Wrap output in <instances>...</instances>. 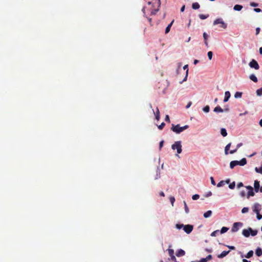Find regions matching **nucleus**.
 Returning a JSON list of instances; mask_svg holds the SVG:
<instances>
[{"instance_id":"nucleus-1","label":"nucleus","mask_w":262,"mask_h":262,"mask_svg":"<svg viewBox=\"0 0 262 262\" xmlns=\"http://www.w3.org/2000/svg\"><path fill=\"white\" fill-rule=\"evenodd\" d=\"M189 126L188 125H186L183 127H181L180 124H177L176 125L174 124H172V127L171 129L174 133L177 134H180L182 132L183 130L188 128Z\"/></svg>"},{"instance_id":"nucleus-2","label":"nucleus","mask_w":262,"mask_h":262,"mask_svg":"<svg viewBox=\"0 0 262 262\" xmlns=\"http://www.w3.org/2000/svg\"><path fill=\"white\" fill-rule=\"evenodd\" d=\"M171 148L172 149H177V153L178 154L181 153L182 152V145L181 141H177L172 145Z\"/></svg>"},{"instance_id":"nucleus-3","label":"nucleus","mask_w":262,"mask_h":262,"mask_svg":"<svg viewBox=\"0 0 262 262\" xmlns=\"http://www.w3.org/2000/svg\"><path fill=\"white\" fill-rule=\"evenodd\" d=\"M217 24H220L221 27L224 29H226L227 27V24L224 23V21L223 20V19L222 18H217L214 21V22H213L214 25H216Z\"/></svg>"},{"instance_id":"nucleus-4","label":"nucleus","mask_w":262,"mask_h":262,"mask_svg":"<svg viewBox=\"0 0 262 262\" xmlns=\"http://www.w3.org/2000/svg\"><path fill=\"white\" fill-rule=\"evenodd\" d=\"M243 226V223L241 222H236L234 223L233 225V226L231 229V231L232 232H235L239 230V227Z\"/></svg>"},{"instance_id":"nucleus-5","label":"nucleus","mask_w":262,"mask_h":262,"mask_svg":"<svg viewBox=\"0 0 262 262\" xmlns=\"http://www.w3.org/2000/svg\"><path fill=\"white\" fill-rule=\"evenodd\" d=\"M249 66L251 68H254L255 70H258L259 69V64L257 62L254 60L252 59L249 64Z\"/></svg>"},{"instance_id":"nucleus-6","label":"nucleus","mask_w":262,"mask_h":262,"mask_svg":"<svg viewBox=\"0 0 262 262\" xmlns=\"http://www.w3.org/2000/svg\"><path fill=\"white\" fill-rule=\"evenodd\" d=\"M246 188L247 190H248V192L247 194V198L248 199L250 196H253L254 195V192L253 191V188L251 186H247Z\"/></svg>"},{"instance_id":"nucleus-7","label":"nucleus","mask_w":262,"mask_h":262,"mask_svg":"<svg viewBox=\"0 0 262 262\" xmlns=\"http://www.w3.org/2000/svg\"><path fill=\"white\" fill-rule=\"evenodd\" d=\"M193 226L191 225H184L183 227V230L184 231L187 233L189 234L191 233L193 230Z\"/></svg>"},{"instance_id":"nucleus-8","label":"nucleus","mask_w":262,"mask_h":262,"mask_svg":"<svg viewBox=\"0 0 262 262\" xmlns=\"http://www.w3.org/2000/svg\"><path fill=\"white\" fill-rule=\"evenodd\" d=\"M260 210H261L260 205L258 203H255L254 205L253 211L255 213L259 212Z\"/></svg>"},{"instance_id":"nucleus-9","label":"nucleus","mask_w":262,"mask_h":262,"mask_svg":"<svg viewBox=\"0 0 262 262\" xmlns=\"http://www.w3.org/2000/svg\"><path fill=\"white\" fill-rule=\"evenodd\" d=\"M185 252L181 249L178 250L176 252V255L178 257L183 256L185 255Z\"/></svg>"},{"instance_id":"nucleus-10","label":"nucleus","mask_w":262,"mask_h":262,"mask_svg":"<svg viewBox=\"0 0 262 262\" xmlns=\"http://www.w3.org/2000/svg\"><path fill=\"white\" fill-rule=\"evenodd\" d=\"M259 183L257 180H255L254 183V190L256 192H257L259 189Z\"/></svg>"},{"instance_id":"nucleus-11","label":"nucleus","mask_w":262,"mask_h":262,"mask_svg":"<svg viewBox=\"0 0 262 262\" xmlns=\"http://www.w3.org/2000/svg\"><path fill=\"white\" fill-rule=\"evenodd\" d=\"M229 252L230 251H223L220 254L217 256V257L219 258H222L228 255Z\"/></svg>"},{"instance_id":"nucleus-12","label":"nucleus","mask_w":262,"mask_h":262,"mask_svg":"<svg viewBox=\"0 0 262 262\" xmlns=\"http://www.w3.org/2000/svg\"><path fill=\"white\" fill-rule=\"evenodd\" d=\"M242 234L244 236L246 237H249L250 234L249 228L248 229H244L242 231Z\"/></svg>"},{"instance_id":"nucleus-13","label":"nucleus","mask_w":262,"mask_h":262,"mask_svg":"<svg viewBox=\"0 0 262 262\" xmlns=\"http://www.w3.org/2000/svg\"><path fill=\"white\" fill-rule=\"evenodd\" d=\"M183 69L184 70H186V75H185V77H184L183 81H185L187 80V76H188V64H186L185 65L184 67H183Z\"/></svg>"},{"instance_id":"nucleus-14","label":"nucleus","mask_w":262,"mask_h":262,"mask_svg":"<svg viewBox=\"0 0 262 262\" xmlns=\"http://www.w3.org/2000/svg\"><path fill=\"white\" fill-rule=\"evenodd\" d=\"M239 165L238 161H232L230 163V167L232 169L235 166Z\"/></svg>"},{"instance_id":"nucleus-15","label":"nucleus","mask_w":262,"mask_h":262,"mask_svg":"<svg viewBox=\"0 0 262 262\" xmlns=\"http://www.w3.org/2000/svg\"><path fill=\"white\" fill-rule=\"evenodd\" d=\"M230 97V92L229 91H226L225 93V98L224 99V101L225 102L228 101Z\"/></svg>"},{"instance_id":"nucleus-16","label":"nucleus","mask_w":262,"mask_h":262,"mask_svg":"<svg viewBox=\"0 0 262 262\" xmlns=\"http://www.w3.org/2000/svg\"><path fill=\"white\" fill-rule=\"evenodd\" d=\"M255 254L257 256H260L262 255V249L258 247L255 251Z\"/></svg>"},{"instance_id":"nucleus-17","label":"nucleus","mask_w":262,"mask_h":262,"mask_svg":"<svg viewBox=\"0 0 262 262\" xmlns=\"http://www.w3.org/2000/svg\"><path fill=\"white\" fill-rule=\"evenodd\" d=\"M154 114H155V117H156V120H159V119H160V111H159V109H158V107H157V108H156V112H154Z\"/></svg>"},{"instance_id":"nucleus-18","label":"nucleus","mask_w":262,"mask_h":262,"mask_svg":"<svg viewBox=\"0 0 262 262\" xmlns=\"http://www.w3.org/2000/svg\"><path fill=\"white\" fill-rule=\"evenodd\" d=\"M231 143H228L225 147V154L228 155L229 154V150L230 149V148L231 147Z\"/></svg>"},{"instance_id":"nucleus-19","label":"nucleus","mask_w":262,"mask_h":262,"mask_svg":"<svg viewBox=\"0 0 262 262\" xmlns=\"http://www.w3.org/2000/svg\"><path fill=\"white\" fill-rule=\"evenodd\" d=\"M173 22H174V20H172V21L166 27V28L165 29V33L166 34L168 33L170 31V28L172 26Z\"/></svg>"},{"instance_id":"nucleus-20","label":"nucleus","mask_w":262,"mask_h":262,"mask_svg":"<svg viewBox=\"0 0 262 262\" xmlns=\"http://www.w3.org/2000/svg\"><path fill=\"white\" fill-rule=\"evenodd\" d=\"M224 110L220 106H217L214 108V112L216 113H222Z\"/></svg>"},{"instance_id":"nucleus-21","label":"nucleus","mask_w":262,"mask_h":262,"mask_svg":"<svg viewBox=\"0 0 262 262\" xmlns=\"http://www.w3.org/2000/svg\"><path fill=\"white\" fill-rule=\"evenodd\" d=\"M253 255V251L252 250L249 251L245 257L247 258H250Z\"/></svg>"},{"instance_id":"nucleus-22","label":"nucleus","mask_w":262,"mask_h":262,"mask_svg":"<svg viewBox=\"0 0 262 262\" xmlns=\"http://www.w3.org/2000/svg\"><path fill=\"white\" fill-rule=\"evenodd\" d=\"M250 79L254 82H257L258 80L257 77L254 74H251L249 76Z\"/></svg>"},{"instance_id":"nucleus-23","label":"nucleus","mask_w":262,"mask_h":262,"mask_svg":"<svg viewBox=\"0 0 262 262\" xmlns=\"http://www.w3.org/2000/svg\"><path fill=\"white\" fill-rule=\"evenodd\" d=\"M239 165L244 166L246 164L247 160L246 158H243L241 161H238Z\"/></svg>"},{"instance_id":"nucleus-24","label":"nucleus","mask_w":262,"mask_h":262,"mask_svg":"<svg viewBox=\"0 0 262 262\" xmlns=\"http://www.w3.org/2000/svg\"><path fill=\"white\" fill-rule=\"evenodd\" d=\"M242 8L243 6L239 5H235L233 7V9L235 11H241Z\"/></svg>"},{"instance_id":"nucleus-25","label":"nucleus","mask_w":262,"mask_h":262,"mask_svg":"<svg viewBox=\"0 0 262 262\" xmlns=\"http://www.w3.org/2000/svg\"><path fill=\"white\" fill-rule=\"evenodd\" d=\"M212 214V211L211 210H208L207 212L204 213V217L205 218H207L210 217Z\"/></svg>"},{"instance_id":"nucleus-26","label":"nucleus","mask_w":262,"mask_h":262,"mask_svg":"<svg viewBox=\"0 0 262 262\" xmlns=\"http://www.w3.org/2000/svg\"><path fill=\"white\" fill-rule=\"evenodd\" d=\"M250 234L252 236H255L257 234V231L256 230H253L251 228H249Z\"/></svg>"},{"instance_id":"nucleus-27","label":"nucleus","mask_w":262,"mask_h":262,"mask_svg":"<svg viewBox=\"0 0 262 262\" xmlns=\"http://www.w3.org/2000/svg\"><path fill=\"white\" fill-rule=\"evenodd\" d=\"M171 247V246L169 245V248L167 250V251L168 252V254L170 256L174 255V250L173 249L170 248Z\"/></svg>"},{"instance_id":"nucleus-28","label":"nucleus","mask_w":262,"mask_h":262,"mask_svg":"<svg viewBox=\"0 0 262 262\" xmlns=\"http://www.w3.org/2000/svg\"><path fill=\"white\" fill-rule=\"evenodd\" d=\"M221 134L223 137H226L227 135L226 129L224 128H222L221 129Z\"/></svg>"},{"instance_id":"nucleus-29","label":"nucleus","mask_w":262,"mask_h":262,"mask_svg":"<svg viewBox=\"0 0 262 262\" xmlns=\"http://www.w3.org/2000/svg\"><path fill=\"white\" fill-rule=\"evenodd\" d=\"M242 94H243L242 92H237L234 94V97L236 99L240 98L242 97Z\"/></svg>"},{"instance_id":"nucleus-30","label":"nucleus","mask_w":262,"mask_h":262,"mask_svg":"<svg viewBox=\"0 0 262 262\" xmlns=\"http://www.w3.org/2000/svg\"><path fill=\"white\" fill-rule=\"evenodd\" d=\"M200 5L198 3H194L192 4V8L193 9H198L200 8Z\"/></svg>"},{"instance_id":"nucleus-31","label":"nucleus","mask_w":262,"mask_h":262,"mask_svg":"<svg viewBox=\"0 0 262 262\" xmlns=\"http://www.w3.org/2000/svg\"><path fill=\"white\" fill-rule=\"evenodd\" d=\"M229 228L226 227H223L220 231V233L223 234L226 232L228 230Z\"/></svg>"},{"instance_id":"nucleus-32","label":"nucleus","mask_w":262,"mask_h":262,"mask_svg":"<svg viewBox=\"0 0 262 262\" xmlns=\"http://www.w3.org/2000/svg\"><path fill=\"white\" fill-rule=\"evenodd\" d=\"M159 10V8H158V6H157V9H154L153 10H151V15H155L157 12H158Z\"/></svg>"},{"instance_id":"nucleus-33","label":"nucleus","mask_w":262,"mask_h":262,"mask_svg":"<svg viewBox=\"0 0 262 262\" xmlns=\"http://www.w3.org/2000/svg\"><path fill=\"white\" fill-rule=\"evenodd\" d=\"M184 209H185V212L186 213H188L189 212V208H188L185 201H184Z\"/></svg>"},{"instance_id":"nucleus-34","label":"nucleus","mask_w":262,"mask_h":262,"mask_svg":"<svg viewBox=\"0 0 262 262\" xmlns=\"http://www.w3.org/2000/svg\"><path fill=\"white\" fill-rule=\"evenodd\" d=\"M256 94L257 96H260L262 95V88L256 90Z\"/></svg>"},{"instance_id":"nucleus-35","label":"nucleus","mask_w":262,"mask_h":262,"mask_svg":"<svg viewBox=\"0 0 262 262\" xmlns=\"http://www.w3.org/2000/svg\"><path fill=\"white\" fill-rule=\"evenodd\" d=\"M219 232H220V231L219 230L214 231L213 232H212L211 233V236H216L217 235L219 234Z\"/></svg>"},{"instance_id":"nucleus-36","label":"nucleus","mask_w":262,"mask_h":262,"mask_svg":"<svg viewBox=\"0 0 262 262\" xmlns=\"http://www.w3.org/2000/svg\"><path fill=\"white\" fill-rule=\"evenodd\" d=\"M235 182H233L229 185V188L231 189H233L235 188Z\"/></svg>"},{"instance_id":"nucleus-37","label":"nucleus","mask_w":262,"mask_h":262,"mask_svg":"<svg viewBox=\"0 0 262 262\" xmlns=\"http://www.w3.org/2000/svg\"><path fill=\"white\" fill-rule=\"evenodd\" d=\"M203 111L205 112V113H208L210 110V107L208 105H206V106H205L203 108Z\"/></svg>"},{"instance_id":"nucleus-38","label":"nucleus","mask_w":262,"mask_h":262,"mask_svg":"<svg viewBox=\"0 0 262 262\" xmlns=\"http://www.w3.org/2000/svg\"><path fill=\"white\" fill-rule=\"evenodd\" d=\"M208 17V15H205L203 14H201L199 15V17L201 19H205L207 18Z\"/></svg>"},{"instance_id":"nucleus-39","label":"nucleus","mask_w":262,"mask_h":262,"mask_svg":"<svg viewBox=\"0 0 262 262\" xmlns=\"http://www.w3.org/2000/svg\"><path fill=\"white\" fill-rule=\"evenodd\" d=\"M225 185V181H221L218 184H217V187H220Z\"/></svg>"},{"instance_id":"nucleus-40","label":"nucleus","mask_w":262,"mask_h":262,"mask_svg":"<svg viewBox=\"0 0 262 262\" xmlns=\"http://www.w3.org/2000/svg\"><path fill=\"white\" fill-rule=\"evenodd\" d=\"M255 170L256 172L262 173V166L260 168H258L257 167H255Z\"/></svg>"},{"instance_id":"nucleus-41","label":"nucleus","mask_w":262,"mask_h":262,"mask_svg":"<svg viewBox=\"0 0 262 262\" xmlns=\"http://www.w3.org/2000/svg\"><path fill=\"white\" fill-rule=\"evenodd\" d=\"M207 55L209 60H211L212 58L213 53L211 51H209L207 53Z\"/></svg>"},{"instance_id":"nucleus-42","label":"nucleus","mask_w":262,"mask_h":262,"mask_svg":"<svg viewBox=\"0 0 262 262\" xmlns=\"http://www.w3.org/2000/svg\"><path fill=\"white\" fill-rule=\"evenodd\" d=\"M184 225L183 224H176V227L177 229H181V228H183L184 227Z\"/></svg>"},{"instance_id":"nucleus-43","label":"nucleus","mask_w":262,"mask_h":262,"mask_svg":"<svg viewBox=\"0 0 262 262\" xmlns=\"http://www.w3.org/2000/svg\"><path fill=\"white\" fill-rule=\"evenodd\" d=\"M200 198V195L199 194H194L192 196V199L193 200H196Z\"/></svg>"},{"instance_id":"nucleus-44","label":"nucleus","mask_w":262,"mask_h":262,"mask_svg":"<svg viewBox=\"0 0 262 262\" xmlns=\"http://www.w3.org/2000/svg\"><path fill=\"white\" fill-rule=\"evenodd\" d=\"M249 211V208L248 207H244L242 210V212L243 213H245Z\"/></svg>"},{"instance_id":"nucleus-45","label":"nucleus","mask_w":262,"mask_h":262,"mask_svg":"<svg viewBox=\"0 0 262 262\" xmlns=\"http://www.w3.org/2000/svg\"><path fill=\"white\" fill-rule=\"evenodd\" d=\"M169 200H170V201L171 203V205L172 206H173V203L175 201V199L173 196H170V198H169Z\"/></svg>"},{"instance_id":"nucleus-46","label":"nucleus","mask_w":262,"mask_h":262,"mask_svg":"<svg viewBox=\"0 0 262 262\" xmlns=\"http://www.w3.org/2000/svg\"><path fill=\"white\" fill-rule=\"evenodd\" d=\"M256 213V217H257V219L258 220H260L262 219V215L260 214L259 213V212H257Z\"/></svg>"},{"instance_id":"nucleus-47","label":"nucleus","mask_w":262,"mask_h":262,"mask_svg":"<svg viewBox=\"0 0 262 262\" xmlns=\"http://www.w3.org/2000/svg\"><path fill=\"white\" fill-rule=\"evenodd\" d=\"M165 125V124L164 122H162L160 125L158 126V128L159 129H162Z\"/></svg>"},{"instance_id":"nucleus-48","label":"nucleus","mask_w":262,"mask_h":262,"mask_svg":"<svg viewBox=\"0 0 262 262\" xmlns=\"http://www.w3.org/2000/svg\"><path fill=\"white\" fill-rule=\"evenodd\" d=\"M250 6L253 7H256L258 6V4L257 3H254V2H251L250 3Z\"/></svg>"},{"instance_id":"nucleus-49","label":"nucleus","mask_w":262,"mask_h":262,"mask_svg":"<svg viewBox=\"0 0 262 262\" xmlns=\"http://www.w3.org/2000/svg\"><path fill=\"white\" fill-rule=\"evenodd\" d=\"M203 38L204 39V40H207L208 39V35H207V34L205 32H204L203 33Z\"/></svg>"},{"instance_id":"nucleus-50","label":"nucleus","mask_w":262,"mask_h":262,"mask_svg":"<svg viewBox=\"0 0 262 262\" xmlns=\"http://www.w3.org/2000/svg\"><path fill=\"white\" fill-rule=\"evenodd\" d=\"M240 195L242 197H245L246 196V192L244 190H242L240 192Z\"/></svg>"},{"instance_id":"nucleus-51","label":"nucleus","mask_w":262,"mask_h":262,"mask_svg":"<svg viewBox=\"0 0 262 262\" xmlns=\"http://www.w3.org/2000/svg\"><path fill=\"white\" fill-rule=\"evenodd\" d=\"M211 183L213 185H215L216 184L215 181L212 177H210Z\"/></svg>"},{"instance_id":"nucleus-52","label":"nucleus","mask_w":262,"mask_h":262,"mask_svg":"<svg viewBox=\"0 0 262 262\" xmlns=\"http://www.w3.org/2000/svg\"><path fill=\"white\" fill-rule=\"evenodd\" d=\"M243 186H244V185H243V183L242 182H239L237 185V187L238 188H239L240 187H243Z\"/></svg>"},{"instance_id":"nucleus-53","label":"nucleus","mask_w":262,"mask_h":262,"mask_svg":"<svg viewBox=\"0 0 262 262\" xmlns=\"http://www.w3.org/2000/svg\"><path fill=\"white\" fill-rule=\"evenodd\" d=\"M260 29L259 27L256 28V35H257L260 32Z\"/></svg>"},{"instance_id":"nucleus-54","label":"nucleus","mask_w":262,"mask_h":262,"mask_svg":"<svg viewBox=\"0 0 262 262\" xmlns=\"http://www.w3.org/2000/svg\"><path fill=\"white\" fill-rule=\"evenodd\" d=\"M163 144H164V141L163 140L161 141L160 142V144H159V148H160V149H161V148L163 147Z\"/></svg>"},{"instance_id":"nucleus-55","label":"nucleus","mask_w":262,"mask_h":262,"mask_svg":"<svg viewBox=\"0 0 262 262\" xmlns=\"http://www.w3.org/2000/svg\"><path fill=\"white\" fill-rule=\"evenodd\" d=\"M165 120L166 121V122H170V118H169V117L168 115H166V117H165Z\"/></svg>"},{"instance_id":"nucleus-56","label":"nucleus","mask_w":262,"mask_h":262,"mask_svg":"<svg viewBox=\"0 0 262 262\" xmlns=\"http://www.w3.org/2000/svg\"><path fill=\"white\" fill-rule=\"evenodd\" d=\"M238 149H237V148L236 149H234L233 150H231L230 151L229 153L231 154H233L235 152H236L237 151Z\"/></svg>"},{"instance_id":"nucleus-57","label":"nucleus","mask_w":262,"mask_h":262,"mask_svg":"<svg viewBox=\"0 0 262 262\" xmlns=\"http://www.w3.org/2000/svg\"><path fill=\"white\" fill-rule=\"evenodd\" d=\"M206 259H207V261L210 259H212V256L211 255H208L206 257Z\"/></svg>"},{"instance_id":"nucleus-58","label":"nucleus","mask_w":262,"mask_h":262,"mask_svg":"<svg viewBox=\"0 0 262 262\" xmlns=\"http://www.w3.org/2000/svg\"><path fill=\"white\" fill-rule=\"evenodd\" d=\"M254 11L256 12H260L261 10L259 8H254Z\"/></svg>"},{"instance_id":"nucleus-59","label":"nucleus","mask_w":262,"mask_h":262,"mask_svg":"<svg viewBox=\"0 0 262 262\" xmlns=\"http://www.w3.org/2000/svg\"><path fill=\"white\" fill-rule=\"evenodd\" d=\"M227 247H228L231 250H235V247L233 246H227Z\"/></svg>"},{"instance_id":"nucleus-60","label":"nucleus","mask_w":262,"mask_h":262,"mask_svg":"<svg viewBox=\"0 0 262 262\" xmlns=\"http://www.w3.org/2000/svg\"><path fill=\"white\" fill-rule=\"evenodd\" d=\"M192 104V102H189L188 103V104H187V105L186 106V108H188Z\"/></svg>"},{"instance_id":"nucleus-61","label":"nucleus","mask_w":262,"mask_h":262,"mask_svg":"<svg viewBox=\"0 0 262 262\" xmlns=\"http://www.w3.org/2000/svg\"><path fill=\"white\" fill-rule=\"evenodd\" d=\"M170 257H171V260H172L173 261H174V262H176L177 261L176 258L174 255L170 256Z\"/></svg>"},{"instance_id":"nucleus-62","label":"nucleus","mask_w":262,"mask_h":262,"mask_svg":"<svg viewBox=\"0 0 262 262\" xmlns=\"http://www.w3.org/2000/svg\"><path fill=\"white\" fill-rule=\"evenodd\" d=\"M200 262H207V259L206 258H203L200 260Z\"/></svg>"},{"instance_id":"nucleus-63","label":"nucleus","mask_w":262,"mask_h":262,"mask_svg":"<svg viewBox=\"0 0 262 262\" xmlns=\"http://www.w3.org/2000/svg\"><path fill=\"white\" fill-rule=\"evenodd\" d=\"M243 145V143H238L237 145H236V148L237 149H238L241 146H242Z\"/></svg>"},{"instance_id":"nucleus-64","label":"nucleus","mask_w":262,"mask_h":262,"mask_svg":"<svg viewBox=\"0 0 262 262\" xmlns=\"http://www.w3.org/2000/svg\"><path fill=\"white\" fill-rule=\"evenodd\" d=\"M212 195V192L211 191H209L207 193V194H206V196L207 197H209L210 196H211Z\"/></svg>"}]
</instances>
